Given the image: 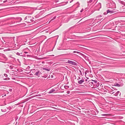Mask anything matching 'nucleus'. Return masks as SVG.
I'll use <instances>...</instances> for the list:
<instances>
[{"label":"nucleus","mask_w":125,"mask_h":125,"mask_svg":"<svg viewBox=\"0 0 125 125\" xmlns=\"http://www.w3.org/2000/svg\"><path fill=\"white\" fill-rule=\"evenodd\" d=\"M25 20H26V22H33V20L31 19V18L29 16L26 17H25Z\"/></svg>","instance_id":"obj_1"},{"label":"nucleus","mask_w":125,"mask_h":125,"mask_svg":"<svg viewBox=\"0 0 125 125\" xmlns=\"http://www.w3.org/2000/svg\"><path fill=\"white\" fill-rule=\"evenodd\" d=\"M121 79H117L118 80H116L117 82L118 83L120 84L121 85L123 86V80H121Z\"/></svg>","instance_id":"obj_2"},{"label":"nucleus","mask_w":125,"mask_h":125,"mask_svg":"<svg viewBox=\"0 0 125 125\" xmlns=\"http://www.w3.org/2000/svg\"><path fill=\"white\" fill-rule=\"evenodd\" d=\"M91 80L93 82H91V86L93 85V87H94L95 84H96V83L97 81L96 80Z\"/></svg>","instance_id":"obj_3"},{"label":"nucleus","mask_w":125,"mask_h":125,"mask_svg":"<svg viewBox=\"0 0 125 125\" xmlns=\"http://www.w3.org/2000/svg\"><path fill=\"white\" fill-rule=\"evenodd\" d=\"M81 79H78V83L79 84H82L83 83L84 81V79H81Z\"/></svg>","instance_id":"obj_4"},{"label":"nucleus","mask_w":125,"mask_h":125,"mask_svg":"<svg viewBox=\"0 0 125 125\" xmlns=\"http://www.w3.org/2000/svg\"><path fill=\"white\" fill-rule=\"evenodd\" d=\"M100 85V84L99 83L98 81L96 83V84H95V86H94V87H93L94 88H96L97 89H99V86Z\"/></svg>","instance_id":"obj_5"},{"label":"nucleus","mask_w":125,"mask_h":125,"mask_svg":"<svg viewBox=\"0 0 125 125\" xmlns=\"http://www.w3.org/2000/svg\"><path fill=\"white\" fill-rule=\"evenodd\" d=\"M68 63L73 65H76V63L75 62L69 60H68Z\"/></svg>","instance_id":"obj_6"},{"label":"nucleus","mask_w":125,"mask_h":125,"mask_svg":"<svg viewBox=\"0 0 125 125\" xmlns=\"http://www.w3.org/2000/svg\"><path fill=\"white\" fill-rule=\"evenodd\" d=\"M114 86L117 87H120L122 86L117 82H115V83L114 84Z\"/></svg>","instance_id":"obj_7"},{"label":"nucleus","mask_w":125,"mask_h":125,"mask_svg":"<svg viewBox=\"0 0 125 125\" xmlns=\"http://www.w3.org/2000/svg\"><path fill=\"white\" fill-rule=\"evenodd\" d=\"M80 124L81 125H89L88 123L87 122L86 123H85L82 122H81Z\"/></svg>","instance_id":"obj_8"},{"label":"nucleus","mask_w":125,"mask_h":125,"mask_svg":"<svg viewBox=\"0 0 125 125\" xmlns=\"http://www.w3.org/2000/svg\"><path fill=\"white\" fill-rule=\"evenodd\" d=\"M55 90L54 89H52L51 90H50L48 92L49 94L52 93L55 91Z\"/></svg>","instance_id":"obj_9"},{"label":"nucleus","mask_w":125,"mask_h":125,"mask_svg":"<svg viewBox=\"0 0 125 125\" xmlns=\"http://www.w3.org/2000/svg\"><path fill=\"white\" fill-rule=\"evenodd\" d=\"M120 93V92L119 91H118L116 93H115V94H114V95L115 96H117L119 94V93Z\"/></svg>","instance_id":"obj_10"},{"label":"nucleus","mask_w":125,"mask_h":125,"mask_svg":"<svg viewBox=\"0 0 125 125\" xmlns=\"http://www.w3.org/2000/svg\"><path fill=\"white\" fill-rule=\"evenodd\" d=\"M64 87L65 89H67L69 88V87L68 86L65 85L64 86Z\"/></svg>","instance_id":"obj_11"},{"label":"nucleus","mask_w":125,"mask_h":125,"mask_svg":"<svg viewBox=\"0 0 125 125\" xmlns=\"http://www.w3.org/2000/svg\"><path fill=\"white\" fill-rule=\"evenodd\" d=\"M43 70H46V71H50V70L49 69H46L45 68H43Z\"/></svg>","instance_id":"obj_12"},{"label":"nucleus","mask_w":125,"mask_h":125,"mask_svg":"<svg viewBox=\"0 0 125 125\" xmlns=\"http://www.w3.org/2000/svg\"><path fill=\"white\" fill-rule=\"evenodd\" d=\"M86 79L85 80V81L86 82V83H88L90 81H89V80L88 81L87 79Z\"/></svg>","instance_id":"obj_13"},{"label":"nucleus","mask_w":125,"mask_h":125,"mask_svg":"<svg viewBox=\"0 0 125 125\" xmlns=\"http://www.w3.org/2000/svg\"><path fill=\"white\" fill-rule=\"evenodd\" d=\"M73 53H80L79 52H76V51H74L73 52Z\"/></svg>","instance_id":"obj_14"},{"label":"nucleus","mask_w":125,"mask_h":125,"mask_svg":"<svg viewBox=\"0 0 125 125\" xmlns=\"http://www.w3.org/2000/svg\"><path fill=\"white\" fill-rule=\"evenodd\" d=\"M103 80H104V81L106 82H110V81H108V80H107V81H106L105 80V79H103Z\"/></svg>","instance_id":"obj_15"},{"label":"nucleus","mask_w":125,"mask_h":125,"mask_svg":"<svg viewBox=\"0 0 125 125\" xmlns=\"http://www.w3.org/2000/svg\"><path fill=\"white\" fill-rule=\"evenodd\" d=\"M103 80H104V81L106 82H110V81H108V80H107V81H106L105 80V79H103Z\"/></svg>","instance_id":"obj_16"},{"label":"nucleus","mask_w":125,"mask_h":125,"mask_svg":"<svg viewBox=\"0 0 125 125\" xmlns=\"http://www.w3.org/2000/svg\"><path fill=\"white\" fill-rule=\"evenodd\" d=\"M39 73V71L37 72H36V73H35V74L36 75H38V74Z\"/></svg>","instance_id":"obj_17"},{"label":"nucleus","mask_w":125,"mask_h":125,"mask_svg":"<svg viewBox=\"0 0 125 125\" xmlns=\"http://www.w3.org/2000/svg\"><path fill=\"white\" fill-rule=\"evenodd\" d=\"M9 91L11 92L12 91V89H9Z\"/></svg>","instance_id":"obj_18"},{"label":"nucleus","mask_w":125,"mask_h":125,"mask_svg":"<svg viewBox=\"0 0 125 125\" xmlns=\"http://www.w3.org/2000/svg\"><path fill=\"white\" fill-rule=\"evenodd\" d=\"M107 13H108L109 12H110V11L109 10H108L107 11Z\"/></svg>","instance_id":"obj_19"},{"label":"nucleus","mask_w":125,"mask_h":125,"mask_svg":"<svg viewBox=\"0 0 125 125\" xmlns=\"http://www.w3.org/2000/svg\"><path fill=\"white\" fill-rule=\"evenodd\" d=\"M70 91H67V94H69L70 93Z\"/></svg>","instance_id":"obj_20"},{"label":"nucleus","mask_w":125,"mask_h":125,"mask_svg":"<svg viewBox=\"0 0 125 125\" xmlns=\"http://www.w3.org/2000/svg\"><path fill=\"white\" fill-rule=\"evenodd\" d=\"M41 95L40 94H38L36 95H35L36 96H41Z\"/></svg>","instance_id":"obj_21"},{"label":"nucleus","mask_w":125,"mask_h":125,"mask_svg":"<svg viewBox=\"0 0 125 125\" xmlns=\"http://www.w3.org/2000/svg\"><path fill=\"white\" fill-rule=\"evenodd\" d=\"M90 81L88 83H89L91 85V81Z\"/></svg>","instance_id":"obj_22"},{"label":"nucleus","mask_w":125,"mask_h":125,"mask_svg":"<svg viewBox=\"0 0 125 125\" xmlns=\"http://www.w3.org/2000/svg\"><path fill=\"white\" fill-rule=\"evenodd\" d=\"M106 115V114H102V116H105Z\"/></svg>","instance_id":"obj_23"},{"label":"nucleus","mask_w":125,"mask_h":125,"mask_svg":"<svg viewBox=\"0 0 125 125\" xmlns=\"http://www.w3.org/2000/svg\"><path fill=\"white\" fill-rule=\"evenodd\" d=\"M113 88V89L114 90H116L115 89H116V88H114V87H112Z\"/></svg>","instance_id":"obj_24"},{"label":"nucleus","mask_w":125,"mask_h":125,"mask_svg":"<svg viewBox=\"0 0 125 125\" xmlns=\"http://www.w3.org/2000/svg\"><path fill=\"white\" fill-rule=\"evenodd\" d=\"M115 92H112V93H110L111 94H114V93Z\"/></svg>","instance_id":"obj_25"},{"label":"nucleus","mask_w":125,"mask_h":125,"mask_svg":"<svg viewBox=\"0 0 125 125\" xmlns=\"http://www.w3.org/2000/svg\"><path fill=\"white\" fill-rule=\"evenodd\" d=\"M113 91V90L112 89V90H111V92H112V91Z\"/></svg>","instance_id":"obj_26"},{"label":"nucleus","mask_w":125,"mask_h":125,"mask_svg":"<svg viewBox=\"0 0 125 125\" xmlns=\"http://www.w3.org/2000/svg\"><path fill=\"white\" fill-rule=\"evenodd\" d=\"M66 63H68V60H67V61H66Z\"/></svg>","instance_id":"obj_27"},{"label":"nucleus","mask_w":125,"mask_h":125,"mask_svg":"<svg viewBox=\"0 0 125 125\" xmlns=\"http://www.w3.org/2000/svg\"><path fill=\"white\" fill-rule=\"evenodd\" d=\"M3 79L4 80H7L6 79Z\"/></svg>","instance_id":"obj_28"},{"label":"nucleus","mask_w":125,"mask_h":125,"mask_svg":"<svg viewBox=\"0 0 125 125\" xmlns=\"http://www.w3.org/2000/svg\"><path fill=\"white\" fill-rule=\"evenodd\" d=\"M5 82V81H4V82H3V81H2V83H4V82Z\"/></svg>","instance_id":"obj_29"},{"label":"nucleus","mask_w":125,"mask_h":125,"mask_svg":"<svg viewBox=\"0 0 125 125\" xmlns=\"http://www.w3.org/2000/svg\"><path fill=\"white\" fill-rule=\"evenodd\" d=\"M53 77V75H52L51 76V77L52 78V77Z\"/></svg>","instance_id":"obj_30"},{"label":"nucleus","mask_w":125,"mask_h":125,"mask_svg":"<svg viewBox=\"0 0 125 125\" xmlns=\"http://www.w3.org/2000/svg\"><path fill=\"white\" fill-rule=\"evenodd\" d=\"M1 111H2V112H3V110H2V109H1Z\"/></svg>","instance_id":"obj_31"},{"label":"nucleus","mask_w":125,"mask_h":125,"mask_svg":"<svg viewBox=\"0 0 125 125\" xmlns=\"http://www.w3.org/2000/svg\"><path fill=\"white\" fill-rule=\"evenodd\" d=\"M6 75H7V74H4V75H5V76H6Z\"/></svg>","instance_id":"obj_32"},{"label":"nucleus","mask_w":125,"mask_h":125,"mask_svg":"<svg viewBox=\"0 0 125 125\" xmlns=\"http://www.w3.org/2000/svg\"><path fill=\"white\" fill-rule=\"evenodd\" d=\"M6 75H7V74H4V75H5V76H6Z\"/></svg>","instance_id":"obj_33"},{"label":"nucleus","mask_w":125,"mask_h":125,"mask_svg":"<svg viewBox=\"0 0 125 125\" xmlns=\"http://www.w3.org/2000/svg\"><path fill=\"white\" fill-rule=\"evenodd\" d=\"M55 17H54V18H53V19H55Z\"/></svg>","instance_id":"obj_34"},{"label":"nucleus","mask_w":125,"mask_h":125,"mask_svg":"<svg viewBox=\"0 0 125 125\" xmlns=\"http://www.w3.org/2000/svg\"><path fill=\"white\" fill-rule=\"evenodd\" d=\"M101 85H102V84H100V86H101Z\"/></svg>","instance_id":"obj_35"},{"label":"nucleus","mask_w":125,"mask_h":125,"mask_svg":"<svg viewBox=\"0 0 125 125\" xmlns=\"http://www.w3.org/2000/svg\"><path fill=\"white\" fill-rule=\"evenodd\" d=\"M15 79V78H14V79Z\"/></svg>","instance_id":"obj_36"},{"label":"nucleus","mask_w":125,"mask_h":125,"mask_svg":"<svg viewBox=\"0 0 125 125\" xmlns=\"http://www.w3.org/2000/svg\"><path fill=\"white\" fill-rule=\"evenodd\" d=\"M6 95V94L5 95V96Z\"/></svg>","instance_id":"obj_37"},{"label":"nucleus","mask_w":125,"mask_h":125,"mask_svg":"<svg viewBox=\"0 0 125 125\" xmlns=\"http://www.w3.org/2000/svg\"><path fill=\"white\" fill-rule=\"evenodd\" d=\"M9 79H9H10V78H9V79Z\"/></svg>","instance_id":"obj_38"}]
</instances>
